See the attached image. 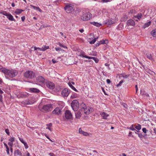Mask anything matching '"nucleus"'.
<instances>
[{
  "mask_svg": "<svg viewBox=\"0 0 156 156\" xmlns=\"http://www.w3.org/2000/svg\"><path fill=\"white\" fill-rule=\"evenodd\" d=\"M2 72L6 75V77L10 78L15 76L18 74V71L16 70L8 69L5 68L2 69Z\"/></svg>",
  "mask_w": 156,
  "mask_h": 156,
  "instance_id": "1",
  "label": "nucleus"
},
{
  "mask_svg": "<svg viewBox=\"0 0 156 156\" xmlns=\"http://www.w3.org/2000/svg\"><path fill=\"white\" fill-rule=\"evenodd\" d=\"M24 77L28 79H32L36 77L35 73L31 70H28L24 74Z\"/></svg>",
  "mask_w": 156,
  "mask_h": 156,
  "instance_id": "2",
  "label": "nucleus"
},
{
  "mask_svg": "<svg viewBox=\"0 0 156 156\" xmlns=\"http://www.w3.org/2000/svg\"><path fill=\"white\" fill-rule=\"evenodd\" d=\"M53 108V105L48 104L44 105L40 110L43 112H47L51 111Z\"/></svg>",
  "mask_w": 156,
  "mask_h": 156,
  "instance_id": "3",
  "label": "nucleus"
},
{
  "mask_svg": "<svg viewBox=\"0 0 156 156\" xmlns=\"http://www.w3.org/2000/svg\"><path fill=\"white\" fill-rule=\"evenodd\" d=\"M71 105L74 111H77L79 107L78 101L76 100H73L71 103Z\"/></svg>",
  "mask_w": 156,
  "mask_h": 156,
  "instance_id": "4",
  "label": "nucleus"
},
{
  "mask_svg": "<svg viewBox=\"0 0 156 156\" xmlns=\"http://www.w3.org/2000/svg\"><path fill=\"white\" fill-rule=\"evenodd\" d=\"M92 14L89 12H86L81 16V19L83 21H87L91 17Z\"/></svg>",
  "mask_w": 156,
  "mask_h": 156,
  "instance_id": "5",
  "label": "nucleus"
},
{
  "mask_svg": "<svg viewBox=\"0 0 156 156\" xmlns=\"http://www.w3.org/2000/svg\"><path fill=\"white\" fill-rule=\"evenodd\" d=\"M65 10L68 13L72 12L74 10L73 7L70 4H67L64 8Z\"/></svg>",
  "mask_w": 156,
  "mask_h": 156,
  "instance_id": "6",
  "label": "nucleus"
},
{
  "mask_svg": "<svg viewBox=\"0 0 156 156\" xmlns=\"http://www.w3.org/2000/svg\"><path fill=\"white\" fill-rule=\"evenodd\" d=\"M46 80L42 76H39L37 79V83L39 85H42L44 83Z\"/></svg>",
  "mask_w": 156,
  "mask_h": 156,
  "instance_id": "7",
  "label": "nucleus"
},
{
  "mask_svg": "<svg viewBox=\"0 0 156 156\" xmlns=\"http://www.w3.org/2000/svg\"><path fill=\"white\" fill-rule=\"evenodd\" d=\"M71 90L67 88H65L61 92V94L64 97H67L70 93Z\"/></svg>",
  "mask_w": 156,
  "mask_h": 156,
  "instance_id": "8",
  "label": "nucleus"
},
{
  "mask_svg": "<svg viewBox=\"0 0 156 156\" xmlns=\"http://www.w3.org/2000/svg\"><path fill=\"white\" fill-rule=\"evenodd\" d=\"M46 86L49 88L50 89H53L55 88V85L53 83L50 81H46Z\"/></svg>",
  "mask_w": 156,
  "mask_h": 156,
  "instance_id": "9",
  "label": "nucleus"
},
{
  "mask_svg": "<svg viewBox=\"0 0 156 156\" xmlns=\"http://www.w3.org/2000/svg\"><path fill=\"white\" fill-rule=\"evenodd\" d=\"M65 116L67 119H71L72 117V113L69 110H66L65 112Z\"/></svg>",
  "mask_w": 156,
  "mask_h": 156,
  "instance_id": "10",
  "label": "nucleus"
},
{
  "mask_svg": "<svg viewBox=\"0 0 156 156\" xmlns=\"http://www.w3.org/2000/svg\"><path fill=\"white\" fill-rule=\"evenodd\" d=\"M61 109L58 107H57L54 110L52 113L53 114L58 115L61 114Z\"/></svg>",
  "mask_w": 156,
  "mask_h": 156,
  "instance_id": "11",
  "label": "nucleus"
},
{
  "mask_svg": "<svg viewBox=\"0 0 156 156\" xmlns=\"http://www.w3.org/2000/svg\"><path fill=\"white\" fill-rule=\"evenodd\" d=\"M100 114L104 119H107V117L109 116L108 114L104 112H101Z\"/></svg>",
  "mask_w": 156,
  "mask_h": 156,
  "instance_id": "12",
  "label": "nucleus"
},
{
  "mask_svg": "<svg viewBox=\"0 0 156 156\" xmlns=\"http://www.w3.org/2000/svg\"><path fill=\"white\" fill-rule=\"evenodd\" d=\"M127 25L129 26H134L135 25V23L134 21L130 19L128 20L127 22Z\"/></svg>",
  "mask_w": 156,
  "mask_h": 156,
  "instance_id": "13",
  "label": "nucleus"
},
{
  "mask_svg": "<svg viewBox=\"0 0 156 156\" xmlns=\"http://www.w3.org/2000/svg\"><path fill=\"white\" fill-rule=\"evenodd\" d=\"M142 16V14L141 13L138 14L137 15L134 16L133 19L136 21H138V20H140Z\"/></svg>",
  "mask_w": 156,
  "mask_h": 156,
  "instance_id": "14",
  "label": "nucleus"
},
{
  "mask_svg": "<svg viewBox=\"0 0 156 156\" xmlns=\"http://www.w3.org/2000/svg\"><path fill=\"white\" fill-rule=\"evenodd\" d=\"M90 107H86L84 109H82L81 111L83 112H84L86 114H89L90 112Z\"/></svg>",
  "mask_w": 156,
  "mask_h": 156,
  "instance_id": "15",
  "label": "nucleus"
},
{
  "mask_svg": "<svg viewBox=\"0 0 156 156\" xmlns=\"http://www.w3.org/2000/svg\"><path fill=\"white\" fill-rule=\"evenodd\" d=\"M104 23L105 24L110 25L111 24H113L114 23V22L112 21L111 20L109 19L106 20L104 21Z\"/></svg>",
  "mask_w": 156,
  "mask_h": 156,
  "instance_id": "16",
  "label": "nucleus"
},
{
  "mask_svg": "<svg viewBox=\"0 0 156 156\" xmlns=\"http://www.w3.org/2000/svg\"><path fill=\"white\" fill-rule=\"evenodd\" d=\"M75 115L76 118L79 119L81 117L82 113L80 110L78 112L75 113Z\"/></svg>",
  "mask_w": 156,
  "mask_h": 156,
  "instance_id": "17",
  "label": "nucleus"
},
{
  "mask_svg": "<svg viewBox=\"0 0 156 156\" xmlns=\"http://www.w3.org/2000/svg\"><path fill=\"white\" fill-rule=\"evenodd\" d=\"M29 89V91L32 92L38 93L40 91L39 90L34 88H30Z\"/></svg>",
  "mask_w": 156,
  "mask_h": 156,
  "instance_id": "18",
  "label": "nucleus"
},
{
  "mask_svg": "<svg viewBox=\"0 0 156 156\" xmlns=\"http://www.w3.org/2000/svg\"><path fill=\"white\" fill-rule=\"evenodd\" d=\"M6 16L9 20L12 21H15V20L13 18V16L10 14L8 13Z\"/></svg>",
  "mask_w": 156,
  "mask_h": 156,
  "instance_id": "19",
  "label": "nucleus"
},
{
  "mask_svg": "<svg viewBox=\"0 0 156 156\" xmlns=\"http://www.w3.org/2000/svg\"><path fill=\"white\" fill-rule=\"evenodd\" d=\"M14 155H19V156H22V154L19 149H17L14 152Z\"/></svg>",
  "mask_w": 156,
  "mask_h": 156,
  "instance_id": "20",
  "label": "nucleus"
},
{
  "mask_svg": "<svg viewBox=\"0 0 156 156\" xmlns=\"http://www.w3.org/2000/svg\"><path fill=\"white\" fill-rule=\"evenodd\" d=\"M79 133L80 134H83L85 136H87L88 135L87 133L83 131L81 128H80L79 129Z\"/></svg>",
  "mask_w": 156,
  "mask_h": 156,
  "instance_id": "21",
  "label": "nucleus"
},
{
  "mask_svg": "<svg viewBox=\"0 0 156 156\" xmlns=\"http://www.w3.org/2000/svg\"><path fill=\"white\" fill-rule=\"evenodd\" d=\"M49 48L48 46H46V45L43 46L41 48H38L37 49L40 51H44L48 49Z\"/></svg>",
  "mask_w": 156,
  "mask_h": 156,
  "instance_id": "22",
  "label": "nucleus"
},
{
  "mask_svg": "<svg viewBox=\"0 0 156 156\" xmlns=\"http://www.w3.org/2000/svg\"><path fill=\"white\" fill-rule=\"evenodd\" d=\"M151 35L154 37H156V29H155L152 30L151 32Z\"/></svg>",
  "mask_w": 156,
  "mask_h": 156,
  "instance_id": "23",
  "label": "nucleus"
},
{
  "mask_svg": "<svg viewBox=\"0 0 156 156\" xmlns=\"http://www.w3.org/2000/svg\"><path fill=\"white\" fill-rule=\"evenodd\" d=\"M8 144L9 146V149H10V152L12 153L13 152L12 147L13 146V144L12 143H8Z\"/></svg>",
  "mask_w": 156,
  "mask_h": 156,
  "instance_id": "24",
  "label": "nucleus"
},
{
  "mask_svg": "<svg viewBox=\"0 0 156 156\" xmlns=\"http://www.w3.org/2000/svg\"><path fill=\"white\" fill-rule=\"evenodd\" d=\"M80 56L81 57H84V58H88H88L90 57L89 56H88L86 55H85V53L83 51V52H81V53L80 55Z\"/></svg>",
  "mask_w": 156,
  "mask_h": 156,
  "instance_id": "25",
  "label": "nucleus"
},
{
  "mask_svg": "<svg viewBox=\"0 0 156 156\" xmlns=\"http://www.w3.org/2000/svg\"><path fill=\"white\" fill-rule=\"evenodd\" d=\"M151 21H150L147 23H145L144 26L143 27V28L145 29L146 27H149L151 24Z\"/></svg>",
  "mask_w": 156,
  "mask_h": 156,
  "instance_id": "26",
  "label": "nucleus"
},
{
  "mask_svg": "<svg viewBox=\"0 0 156 156\" xmlns=\"http://www.w3.org/2000/svg\"><path fill=\"white\" fill-rule=\"evenodd\" d=\"M90 23L96 26L97 27H99L101 25V24H100L99 23L96 22H91Z\"/></svg>",
  "mask_w": 156,
  "mask_h": 156,
  "instance_id": "27",
  "label": "nucleus"
},
{
  "mask_svg": "<svg viewBox=\"0 0 156 156\" xmlns=\"http://www.w3.org/2000/svg\"><path fill=\"white\" fill-rule=\"evenodd\" d=\"M78 97V96L75 93H73L70 97V98L71 99H74L77 98Z\"/></svg>",
  "mask_w": 156,
  "mask_h": 156,
  "instance_id": "28",
  "label": "nucleus"
},
{
  "mask_svg": "<svg viewBox=\"0 0 156 156\" xmlns=\"http://www.w3.org/2000/svg\"><path fill=\"white\" fill-rule=\"evenodd\" d=\"M88 59H92L94 60L96 63H98V62L99 60L98 58L95 57H90L88 58Z\"/></svg>",
  "mask_w": 156,
  "mask_h": 156,
  "instance_id": "29",
  "label": "nucleus"
},
{
  "mask_svg": "<svg viewBox=\"0 0 156 156\" xmlns=\"http://www.w3.org/2000/svg\"><path fill=\"white\" fill-rule=\"evenodd\" d=\"M23 11V10L20 9H17L15 11V13L16 14H20Z\"/></svg>",
  "mask_w": 156,
  "mask_h": 156,
  "instance_id": "30",
  "label": "nucleus"
},
{
  "mask_svg": "<svg viewBox=\"0 0 156 156\" xmlns=\"http://www.w3.org/2000/svg\"><path fill=\"white\" fill-rule=\"evenodd\" d=\"M146 55L147 58L151 60L152 59V57L151 54L149 53H147Z\"/></svg>",
  "mask_w": 156,
  "mask_h": 156,
  "instance_id": "31",
  "label": "nucleus"
},
{
  "mask_svg": "<svg viewBox=\"0 0 156 156\" xmlns=\"http://www.w3.org/2000/svg\"><path fill=\"white\" fill-rule=\"evenodd\" d=\"M27 102L28 101H27L26 100H24V101L21 102L20 103V104L21 105L23 106L24 105H27Z\"/></svg>",
  "mask_w": 156,
  "mask_h": 156,
  "instance_id": "32",
  "label": "nucleus"
},
{
  "mask_svg": "<svg viewBox=\"0 0 156 156\" xmlns=\"http://www.w3.org/2000/svg\"><path fill=\"white\" fill-rule=\"evenodd\" d=\"M31 6L34 9L39 11L40 12H41V10L38 7H36L33 5H31Z\"/></svg>",
  "mask_w": 156,
  "mask_h": 156,
  "instance_id": "33",
  "label": "nucleus"
},
{
  "mask_svg": "<svg viewBox=\"0 0 156 156\" xmlns=\"http://www.w3.org/2000/svg\"><path fill=\"white\" fill-rule=\"evenodd\" d=\"M86 107L84 103H82L80 105L81 111L82 110V109H84Z\"/></svg>",
  "mask_w": 156,
  "mask_h": 156,
  "instance_id": "34",
  "label": "nucleus"
},
{
  "mask_svg": "<svg viewBox=\"0 0 156 156\" xmlns=\"http://www.w3.org/2000/svg\"><path fill=\"white\" fill-rule=\"evenodd\" d=\"M121 75L122 77L125 79L127 78L129 76V75H126L124 73L122 74Z\"/></svg>",
  "mask_w": 156,
  "mask_h": 156,
  "instance_id": "35",
  "label": "nucleus"
},
{
  "mask_svg": "<svg viewBox=\"0 0 156 156\" xmlns=\"http://www.w3.org/2000/svg\"><path fill=\"white\" fill-rule=\"evenodd\" d=\"M98 38V37L97 38H94L90 42V43L91 44H94V43L96 41L97 39Z\"/></svg>",
  "mask_w": 156,
  "mask_h": 156,
  "instance_id": "36",
  "label": "nucleus"
},
{
  "mask_svg": "<svg viewBox=\"0 0 156 156\" xmlns=\"http://www.w3.org/2000/svg\"><path fill=\"white\" fill-rule=\"evenodd\" d=\"M101 44H106L108 43V41L107 40H105L103 41H100Z\"/></svg>",
  "mask_w": 156,
  "mask_h": 156,
  "instance_id": "37",
  "label": "nucleus"
},
{
  "mask_svg": "<svg viewBox=\"0 0 156 156\" xmlns=\"http://www.w3.org/2000/svg\"><path fill=\"white\" fill-rule=\"evenodd\" d=\"M135 128L138 130H140L141 129V126L140 124H138L137 126H135L134 125Z\"/></svg>",
  "mask_w": 156,
  "mask_h": 156,
  "instance_id": "38",
  "label": "nucleus"
},
{
  "mask_svg": "<svg viewBox=\"0 0 156 156\" xmlns=\"http://www.w3.org/2000/svg\"><path fill=\"white\" fill-rule=\"evenodd\" d=\"M9 141L10 142H9V143H12V144H13V142L15 141V138L13 137H11L9 139Z\"/></svg>",
  "mask_w": 156,
  "mask_h": 156,
  "instance_id": "39",
  "label": "nucleus"
},
{
  "mask_svg": "<svg viewBox=\"0 0 156 156\" xmlns=\"http://www.w3.org/2000/svg\"><path fill=\"white\" fill-rule=\"evenodd\" d=\"M30 99L31 101H32V104L34 103L35 102V99L33 97H30Z\"/></svg>",
  "mask_w": 156,
  "mask_h": 156,
  "instance_id": "40",
  "label": "nucleus"
},
{
  "mask_svg": "<svg viewBox=\"0 0 156 156\" xmlns=\"http://www.w3.org/2000/svg\"><path fill=\"white\" fill-rule=\"evenodd\" d=\"M26 101H28V102L27 103V104L30 105V104H32V101H31V100L30 98L26 100Z\"/></svg>",
  "mask_w": 156,
  "mask_h": 156,
  "instance_id": "41",
  "label": "nucleus"
},
{
  "mask_svg": "<svg viewBox=\"0 0 156 156\" xmlns=\"http://www.w3.org/2000/svg\"><path fill=\"white\" fill-rule=\"evenodd\" d=\"M0 13L6 16L7 15V14H8V13H7L5 11H0Z\"/></svg>",
  "mask_w": 156,
  "mask_h": 156,
  "instance_id": "42",
  "label": "nucleus"
},
{
  "mask_svg": "<svg viewBox=\"0 0 156 156\" xmlns=\"http://www.w3.org/2000/svg\"><path fill=\"white\" fill-rule=\"evenodd\" d=\"M58 44L61 47H63L65 48H67V47L64 45H63L62 44H61L60 43V42H59L58 43Z\"/></svg>",
  "mask_w": 156,
  "mask_h": 156,
  "instance_id": "43",
  "label": "nucleus"
},
{
  "mask_svg": "<svg viewBox=\"0 0 156 156\" xmlns=\"http://www.w3.org/2000/svg\"><path fill=\"white\" fill-rule=\"evenodd\" d=\"M110 1V0H101V2L102 3H107Z\"/></svg>",
  "mask_w": 156,
  "mask_h": 156,
  "instance_id": "44",
  "label": "nucleus"
},
{
  "mask_svg": "<svg viewBox=\"0 0 156 156\" xmlns=\"http://www.w3.org/2000/svg\"><path fill=\"white\" fill-rule=\"evenodd\" d=\"M123 80H121V81H120L119 83L117 85V87H119V86H120L121 85V84L123 83Z\"/></svg>",
  "mask_w": 156,
  "mask_h": 156,
  "instance_id": "45",
  "label": "nucleus"
},
{
  "mask_svg": "<svg viewBox=\"0 0 156 156\" xmlns=\"http://www.w3.org/2000/svg\"><path fill=\"white\" fill-rule=\"evenodd\" d=\"M23 144L24 145L26 149L28 148L29 146L27 145V143L26 142H25L24 143H23Z\"/></svg>",
  "mask_w": 156,
  "mask_h": 156,
  "instance_id": "46",
  "label": "nucleus"
},
{
  "mask_svg": "<svg viewBox=\"0 0 156 156\" xmlns=\"http://www.w3.org/2000/svg\"><path fill=\"white\" fill-rule=\"evenodd\" d=\"M5 133L8 135H9V130L8 129H6L5 130Z\"/></svg>",
  "mask_w": 156,
  "mask_h": 156,
  "instance_id": "47",
  "label": "nucleus"
},
{
  "mask_svg": "<svg viewBox=\"0 0 156 156\" xmlns=\"http://www.w3.org/2000/svg\"><path fill=\"white\" fill-rule=\"evenodd\" d=\"M130 129L132 130H135L136 129L133 127V125H132L131 127L129 128Z\"/></svg>",
  "mask_w": 156,
  "mask_h": 156,
  "instance_id": "48",
  "label": "nucleus"
},
{
  "mask_svg": "<svg viewBox=\"0 0 156 156\" xmlns=\"http://www.w3.org/2000/svg\"><path fill=\"white\" fill-rule=\"evenodd\" d=\"M135 11L134 10L132 9L129 12V13H130L131 14H133L135 12Z\"/></svg>",
  "mask_w": 156,
  "mask_h": 156,
  "instance_id": "49",
  "label": "nucleus"
},
{
  "mask_svg": "<svg viewBox=\"0 0 156 156\" xmlns=\"http://www.w3.org/2000/svg\"><path fill=\"white\" fill-rule=\"evenodd\" d=\"M19 139L20 140L23 144V143H24L25 142L24 141L23 139L20 138V137H19Z\"/></svg>",
  "mask_w": 156,
  "mask_h": 156,
  "instance_id": "50",
  "label": "nucleus"
},
{
  "mask_svg": "<svg viewBox=\"0 0 156 156\" xmlns=\"http://www.w3.org/2000/svg\"><path fill=\"white\" fill-rule=\"evenodd\" d=\"M69 86L73 89V88H74V87L72 85L71 83H68Z\"/></svg>",
  "mask_w": 156,
  "mask_h": 156,
  "instance_id": "51",
  "label": "nucleus"
},
{
  "mask_svg": "<svg viewBox=\"0 0 156 156\" xmlns=\"http://www.w3.org/2000/svg\"><path fill=\"white\" fill-rule=\"evenodd\" d=\"M142 130L144 133H146L147 132V129L145 128H144L142 129Z\"/></svg>",
  "mask_w": 156,
  "mask_h": 156,
  "instance_id": "52",
  "label": "nucleus"
},
{
  "mask_svg": "<svg viewBox=\"0 0 156 156\" xmlns=\"http://www.w3.org/2000/svg\"><path fill=\"white\" fill-rule=\"evenodd\" d=\"M6 152L7 153V154L8 155H9V154H10V153H9V148L6 149Z\"/></svg>",
  "mask_w": 156,
  "mask_h": 156,
  "instance_id": "53",
  "label": "nucleus"
},
{
  "mask_svg": "<svg viewBox=\"0 0 156 156\" xmlns=\"http://www.w3.org/2000/svg\"><path fill=\"white\" fill-rule=\"evenodd\" d=\"M55 49L57 51H60V50H62V49H61V48H55Z\"/></svg>",
  "mask_w": 156,
  "mask_h": 156,
  "instance_id": "54",
  "label": "nucleus"
},
{
  "mask_svg": "<svg viewBox=\"0 0 156 156\" xmlns=\"http://www.w3.org/2000/svg\"><path fill=\"white\" fill-rule=\"evenodd\" d=\"M4 144L5 146V147L6 149L9 148L6 143H4Z\"/></svg>",
  "mask_w": 156,
  "mask_h": 156,
  "instance_id": "55",
  "label": "nucleus"
},
{
  "mask_svg": "<svg viewBox=\"0 0 156 156\" xmlns=\"http://www.w3.org/2000/svg\"><path fill=\"white\" fill-rule=\"evenodd\" d=\"M4 144L5 146V147L6 149L9 148L6 143H4Z\"/></svg>",
  "mask_w": 156,
  "mask_h": 156,
  "instance_id": "56",
  "label": "nucleus"
},
{
  "mask_svg": "<svg viewBox=\"0 0 156 156\" xmlns=\"http://www.w3.org/2000/svg\"><path fill=\"white\" fill-rule=\"evenodd\" d=\"M4 144L5 146V147L6 149L9 148L6 143H4Z\"/></svg>",
  "mask_w": 156,
  "mask_h": 156,
  "instance_id": "57",
  "label": "nucleus"
},
{
  "mask_svg": "<svg viewBox=\"0 0 156 156\" xmlns=\"http://www.w3.org/2000/svg\"><path fill=\"white\" fill-rule=\"evenodd\" d=\"M4 144L5 146V147L6 149L9 148L6 143H4Z\"/></svg>",
  "mask_w": 156,
  "mask_h": 156,
  "instance_id": "58",
  "label": "nucleus"
},
{
  "mask_svg": "<svg viewBox=\"0 0 156 156\" xmlns=\"http://www.w3.org/2000/svg\"><path fill=\"white\" fill-rule=\"evenodd\" d=\"M4 144L5 146V147L6 149L9 148L6 143H4Z\"/></svg>",
  "mask_w": 156,
  "mask_h": 156,
  "instance_id": "59",
  "label": "nucleus"
},
{
  "mask_svg": "<svg viewBox=\"0 0 156 156\" xmlns=\"http://www.w3.org/2000/svg\"><path fill=\"white\" fill-rule=\"evenodd\" d=\"M48 154L50 156H55L53 153H50Z\"/></svg>",
  "mask_w": 156,
  "mask_h": 156,
  "instance_id": "60",
  "label": "nucleus"
},
{
  "mask_svg": "<svg viewBox=\"0 0 156 156\" xmlns=\"http://www.w3.org/2000/svg\"><path fill=\"white\" fill-rule=\"evenodd\" d=\"M135 87V88H136V92L137 93V92L138 89L137 85H136Z\"/></svg>",
  "mask_w": 156,
  "mask_h": 156,
  "instance_id": "61",
  "label": "nucleus"
},
{
  "mask_svg": "<svg viewBox=\"0 0 156 156\" xmlns=\"http://www.w3.org/2000/svg\"><path fill=\"white\" fill-rule=\"evenodd\" d=\"M107 82L109 84L111 82V81L109 79H108L106 80Z\"/></svg>",
  "mask_w": 156,
  "mask_h": 156,
  "instance_id": "62",
  "label": "nucleus"
},
{
  "mask_svg": "<svg viewBox=\"0 0 156 156\" xmlns=\"http://www.w3.org/2000/svg\"><path fill=\"white\" fill-rule=\"evenodd\" d=\"M21 20L22 21H24L25 20V17L24 16L22 17H21Z\"/></svg>",
  "mask_w": 156,
  "mask_h": 156,
  "instance_id": "63",
  "label": "nucleus"
},
{
  "mask_svg": "<svg viewBox=\"0 0 156 156\" xmlns=\"http://www.w3.org/2000/svg\"><path fill=\"white\" fill-rule=\"evenodd\" d=\"M52 62L53 63H56L57 62L55 61V59H52Z\"/></svg>",
  "mask_w": 156,
  "mask_h": 156,
  "instance_id": "64",
  "label": "nucleus"
}]
</instances>
